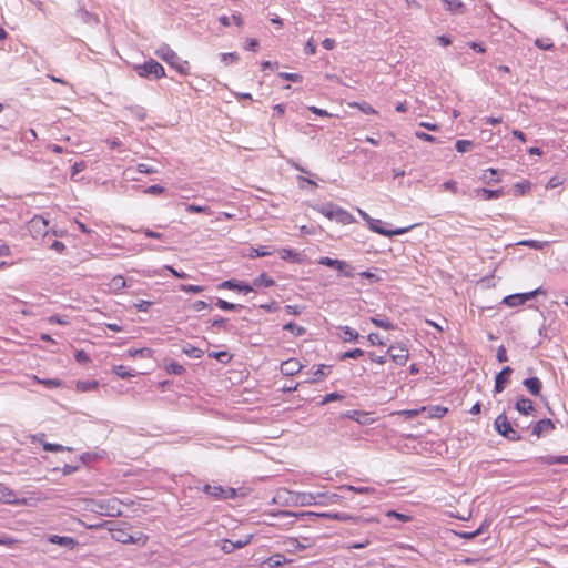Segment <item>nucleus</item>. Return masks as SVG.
I'll return each mask as SVG.
<instances>
[{
  "label": "nucleus",
  "instance_id": "nucleus-1",
  "mask_svg": "<svg viewBox=\"0 0 568 568\" xmlns=\"http://www.w3.org/2000/svg\"><path fill=\"white\" fill-rule=\"evenodd\" d=\"M154 54L168 63L171 68L176 70L180 74L187 75L190 74V64L186 60H182L178 53L170 48L169 44H161L155 51Z\"/></svg>",
  "mask_w": 568,
  "mask_h": 568
},
{
  "label": "nucleus",
  "instance_id": "nucleus-2",
  "mask_svg": "<svg viewBox=\"0 0 568 568\" xmlns=\"http://www.w3.org/2000/svg\"><path fill=\"white\" fill-rule=\"evenodd\" d=\"M358 214L366 222L368 229L377 234L384 235V236H394V235H402L407 233L413 226L407 227H399L395 230L386 229L385 225L387 223L383 222L382 220L373 219L365 211L362 209H357Z\"/></svg>",
  "mask_w": 568,
  "mask_h": 568
},
{
  "label": "nucleus",
  "instance_id": "nucleus-3",
  "mask_svg": "<svg viewBox=\"0 0 568 568\" xmlns=\"http://www.w3.org/2000/svg\"><path fill=\"white\" fill-rule=\"evenodd\" d=\"M317 211L328 220L336 221L343 225L355 222L354 216L349 212L333 203L323 204L317 207Z\"/></svg>",
  "mask_w": 568,
  "mask_h": 568
},
{
  "label": "nucleus",
  "instance_id": "nucleus-4",
  "mask_svg": "<svg viewBox=\"0 0 568 568\" xmlns=\"http://www.w3.org/2000/svg\"><path fill=\"white\" fill-rule=\"evenodd\" d=\"M84 509L89 511H94L103 516H115L119 515L120 508L116 499L109 500H93V499H84Z\"/></svg>",
  "mask_w": 568,
  "mask_h": 568
},
{
  "label": "nucleus",
  "instance_id": "nucleus-5",
  "mask_svg": "<svg viewBox=\"0 0 568 568\" xmlns=\"http://www.w3.org/2000/svg\"><path fill=\"white\" fill-rule=\"evenodd\" d=\"M39 499L20 498L18 494L10 487L0 483V503L12 506H33Z\"/></svg>",
  "mask_w": 568,
  "mask_h": 568
},
{
  "label": "nucleus",
  "instance_id": "nucleus-6",
  "mask_svg": "<svg viewBox=\"0 0 568 568\" xmlns=\"http://www.w3.org/2000/svg\"><path fill=\"white\" fill-rule=\"evenodd\" d=\"M134 70L141 78H148L152 75L155 79H162L166 74L163 65L153 59L145 61L142 64L135 65Z\"/></svg>",
  "mask_w": 568,
  "mask_h": 568
},
{
  "label": "nucleus",
  "instance_id": "nucleus-7",
  "mask_svg": "<svg viewBox=\"0 0 568 568\" xmlns=\"http://www.w3.org/2000/svg\"><path fill=\"white\" fill-rule=\"evenodd\" d=\"M112 539L121 542V544H140L144 545L146 542L148 537L142 532H136L134 535L129 534L123 528H111Z\"/></svg>",
  "mask_w": 568,
  "mask_h": 568
},
{
  "label": "nucleus",
  "instance_id": "nucleus-8",
  "mask_svg": "<svg viewBox=\"0 0 568 568\" xmlns=\"http://www.w3.org/2000/svg\"><path fill=\"white\" fill-rule=\"evenodd\" d=\"M317 263L321 265H325V266L336 270L341 275H343L345 277L354 276V267L345 261L335 260V258L324 256V257H321L317 261Z\"/></svg>",
  "mask_w": 568,
  "mask_h": 568
},
{
  "label": "nucleus",
  "instance_id": "nucleus-9",
  "mask_svg": "<svg viewBox=\"0 0 568 568\" xmlns=\"http://www.w3.org/2000/svg\"><path fill=\"white\" fill-rule=\"evenodd\" d=\"M495 429L509 440H518L520 438L518 432L513 428L505 414L497 416L494 423Z\"/></svg>",
  "mask_w": 568,
  "mask_h": 568
},
{
  "label": "nucleus",
  "instance_id": "nucleus-10",
  "mask_svg": "<svg viewBox=\"0 0 568 568\" xmlns=\"http://www.w3.org/2000/svg\"><path fill=\"white\" fill-rule=\"evenodd\" d=\"M203 491L217 500L231 499L236 496V490L231 487H223L220 485H205Z\"/></svg>",
  "mask_w": 568,
  "mask_h": 568
},
{
  "label": "nucleus",
  "instance_id": "nucleus-11",
  "mask_svg": "<svg viewBox=\"0 0 568 568\" xmlns=\"http://www.w3.org/2000/svg\"><path fill=\"white\" fill-rule=\"evenodd\" d=\"M387 354L397 365H405L409 357L408 348L402 343L392 344L387 349Z\"/></svg>",
  "mask_w": 568,
  "mask_h": 568
},
{
  "label": "nucleus",
  "instance_id": "nucleus-12",
  "mask_svg": "<svg viewBox=\"0 0 568 568\" xmlns=\"http://www.w3.org/2000/svg\"><path fill=\"white\" fill-rule=\"evenodd\" d=\"M545 292L539 287L535 291L528 292V293H521V294H513L509 296H506L504 298V303L508 306H518L527 301L534 298L538 294H544Z\"/></svg>",
  "mask_w": 568,
  "mask_h": 568
},
{
  "label": "nucleus",
  "instance_id": "nucleus-13",
  "mask_svg": "<svg viewBox=\"0 0 568 568\" xmlns=\"http://www.w3.org/2000/svg\"><path fill=\"white\" fill-rule=\"evenodd\" d=\"M324 497L326 493H298L295 501L302 506L324 505L322 500Z\"/></svg>",
  "mask_w": 568,
  "mask_h": 568
},
{
  "label": "nucleus",
  "instance_id": "nucleus-14",
  "mask_svg": "<svg viewBox=\"0 0 568 568\" xmlns=\"http://www.w3.org/2000/svg\"><path fill=\"white\" fill-rule=\"evenodd\" d=\"M303 368V365L296 358H290L281 364L283 375L293 376Z\"/></svg>",
  "mask_w": 568,
  "mask_h": 568
},
{
  "label": "nucleus",
  "instance_id": "nucleus-15",
  "mask_svg": "<svg viewBox=\"0 0 568 568\" xmlns=\"http://www.w3.org/2000/svg\"><path fill=\"white\" fill-rule=\"evenodd\" d=\"M220 287L229 288V290H236V291L243 292L245 294L254 291V287L252 285H248L243 282H237L235 280L225 281L220 285Z\"/></svg>",
  "mask_w": 568,
  "mask_h": 568
},
{
  "label": "nucleus",
  "instance_id": "nucleus-16",
  "mask_svg": "<svg viewBox=\"0 0 568 568\" xmlns=\"http://www.w3.org/2000/svg\"><path fill=\"white\" fill-rule=\"evenodd\" d=\"M48 541L51 544L59 545L61 547L73 549L77 546V541L68 536L51 535L48 537Z\"/></svg>",
  "mask_w": 568,
  "mask_h": 568
},
{
  "label": "nucleus",
  "instance_id": "nucleus-17",
  "mask_svg": "<svg viewBox=\"0 0 568 568\" xmlns=\"http://www.w3.org/2000/svg\"><path fill=\"white\" fill-rule=\"evenodd\" d=\"M511 372H513L511 368L507 366L496 376V379H495V392L496 393H500L504 390L506 384L508 383Z\"/></svg>",
  "mask_w": 568,
  "mask_h": 568
},
{
  "label": "nucleus",
  "instance_id": "nucleus-18",
  "mask_svg": "<svg viewBox=\"0 0 568 568\" xmlns=\"http://www.w3.org/2000/svg\"><path fill=\"white\" fill-rule=\"evenodd\" d=\"M48 221L42 216H34L30 221V231L37 233H43L44 235L48 233L47 231Z\"/></svg>",
  "mask_w": 568,
  "mask_h": 568
},
{
  "label": "nucleus",
  "instance_id": "nucleus-19",
  "mask_svg": "<svg viewBox=\"0 0 568 568\" xmlns=\"http://www.w3.org/2000/svg\"><path fill=\"white\" fill-rule=\"evenodd\" d=\"M552 428L554 425L550 419H540L535 424L532 428V434L539 437L545 433H549Z\"/></svg>",
  "mask_w": 568,
  "mask_h": 568
},
{
  "label": "nucleus",
  "instance_id": "nucleus-20",
  "mask_svg": "<svg viewBox=\"0 0 568 568\" xmlns=\"http://www.w3.org/2000/svg\"><path fill=\"white\" fill-rule=\"evenodd\" d=\"M516 409L523 415H530L535 412L532 402L525 397H521L517 400Z\"/></svg>",
  "mask_w": 568,
  "mask_h": 568
},
{
  "label": "nucleus",
  "instance_id": "nucleus-21",
  "mask_svg": "<svg viewBox=\"0 0 568 568\" xmlns=\"http://www.w3.org/2000/svg\"><path fill=\"white\" fill-rule=\"evenodd\" d=\"M338 329H339L338 336L344 342H355L359 337L358 333L348 326H341Z\"/></svg>",
  "mask_w": 568,
  "mask_h": 568
},
{
  "label": "nucleus",
  "instance_id": "nucleus-22",
  "mask_svg": "<svg viewBox=\"0 0 568 568\" xmlns=\"http://www.w3.org/2000/svg\"><path fill=\"white\" fill-rule=\"evenodd\" d=\"M524 385L535 396L539 395L541 390V382L537 377L526 378Z\"/></svg>",
  "mask_w": 568,
  "mask_h": 568
},
{
  "label": "nucleus",
  "instance_id": "nucleus-23",
  "mask_svg": "<svg viewBox=\"0 0 568 568\" xmlns=\"http://www.w3.org/2000/svg\"><path fill=\"white\" fill-rule=\"evenodd\" d=\"M445 9L450 13L463 12L465 4L460 0H443Z\"/></svg>",
  "mask_w": 568,
  "mask_h": 568
},
{
  "label": "nucleus",
  "instance_id": "nucleus-24",
  "mask_svg": "<svg viewBox=\"0 0 568 568\" xmlns=\"http://www.w3.org/2000/svg\"><path fill=\"white\" fill-rule=\"evenodd\" d=\"M126 286V282L123 276L116 275L114 276L108 284L109 291L119 293Z\"/></svg>",
  "mask_w": 568,
  "mask_h": 568
},
{
  "label": "nucleus",
  "instance_id": "nucleus-25",
  "mask_svg": "<svg viewBox=\"0 0 568 568\" xmlns=\"http://www.w3.org/2000/svg\"><path fill=\"white\" fill-rule=\"evenodd\" d=\"M274 285V281L265 273H262L260 276L254 278L253 281V287L261 288V287H271Z\"/></svg>",
  "mask_w": 568,
  "mask_h": 568
},
{
  "label": "nucleus",
  "instance_id": "nucleus-26",
  "mask_svg": "<svg viewBox=\"0 0 568 568\" xmlns=\"http://www.w3.org/2000/svg\"><path fill=\"white\" fill-rule=\"evenodd\" d=\"M476 193L480 194L484 200L498 199L501 195H504L503 189H498V190L479 189L476 191Z\"/></svg>",
  "mask_w": 568,
  "mask_h": 568
},
{
  "label": "nucleus",
  "instance_id": "nucleus-27",
  "mask_svg": "<svg viewBox=\"0 0 568 568\" xmlns=\"http://www.w3.org/2000/svg\"><path fill=\"white\" fill-rule=\"evenodd\" d=\"M278 255L284 261L291 260V261L296 262V263L301 262L300 254L297 252H295L294 250H291V248H281V250H278Z\"/></svg>",
  "mask_w": 568,
  "mask_h": 568
},
{
  "label": "nucleus",
  "instance_id": "nucleus-28",
  "mask_svg": "<svg viewBox=\"0 0 568 568\" xmlns=\"http://www.w3.org/2000/svg\"><path fill=\"white\" fill-rule=\"evenodd\" d=\"M99 386L97 381H79L75 385L77 390L79 392H91L95 390Z\"/></svg>",
  "mask_w": 568,
  "mask_h": 568
},
{
  "label": "nucleus",
  "instance_id": "nucleus-29",
  "mask_svg": "<svg viewBox=\"0 0 568 568\" xmlns=\"http://www.w3.org/2000/svg\"><path fill=\"white\" fill-rule=\"evenodd\" d=\"M328 367L326 365H320L315 372L312 373V375L307 378L306 382L308 383H317L322 381L326 376V369Z\"/></svg>",
  "mask_w": 568,
  "mask_h": 568
},
{
  "label": "nucleus",
  "instance_id": "nucleus-30",
  "mask_svg": "<svg viewBox=\"0 0 568 568\" xmlns=\"http://www.w3.org/2000/svg\"><path fill=\"white\" fill-rule=\"evenodd\" d=\"M375 326L384 329H394V324L385 317L374 316L369 320Z\"/></svg>",
  "mask_w": 568,
  "mask_h": 568
},
{
  "label": "nucleus",
  "instance_id": "nucleus-31",
  "mask_svg": "<svg viewBox=\"0 0 568 568\" xmlns=\"http://www.w3.org/2000/svg\"><path fill=\"white\" fill-rule=\"evenodd\" d=\"M497 170L495 169H488V170H485L480 176V180L483 181V183H486V184H489V183H493V182H498V178H497Z\"/></svg>",
  "mask_w": 568,
  "mask_h": 568
},
{
  "label": "nucleus",
  "instance_id": "nucleus-32",
  "mask_svg": "<svg viewBox=\"0 0 568 568\" xmlns=\"http://www.w3.org/2000/svg\"><path fill=\"white\" fill-rule=\"evenodd\" d=\"M339 489L353 491L356 494H373L375 491V489L373 487H365V486L356 487V486H352V485L341 486Z\"/></svg>",
  "mask_w": 568,
  "mask_h": 568
},
{
  "label": "nucleus",
  "instance_id": "nucleus-33",
  "mask_svg": "<svg viewBox=\"0 0 568 568\" xmlns=\"http://www.w3.org/2000/svg\"><path fill=\"white\" fill-rule=\"evenodd\" d=\"M272 254V251L268 248V246H258L253 247L251 250V253L248 254L250 257H264L270 256Z\"/></svg>",
  "mask_w": 568,
  "mask_h": 568
},
{
  "label": "nucleus",
  "instance_id": "nucleus-34",
  "mask_svg": "<svg viewBox=\"0 0 568 568\" xmlns=\"http://www.w3.org/2000/svg\"><path fill=\"white\" fill-rule=\"evenodd\" d=\"M182 351L184 354H186L187 356H190L192 358H200L203 355L202 349H200L191 344H186L185 346H183Z\"/></svg>",
  "mask_w": 568,
  "mask_h": 568
},
{
  "label": "nucleus",
  "instance_id": "nucleus-35",
  "mask_svg": "<svg viewBox=\"0 0 568 568\" xmlns=\"http://www.w3.org/2000/svg\"><path fill=\"white\" fill-rule=\"evenodd\" d=\"M286 561V558L281 555V554H276V555H273L271 556L266 561L265 564L271 567V568H274V567H280L282 566L284 562Z\"/></svg>",
  "mask_w": 568,
  "mask_h": 568
},
{
  "label": "nucleus",
  "instance_id": "nucleus-36",
  "mask_svg": "<svg viewBox=\"0 0 568 568\" xmlns=\"http://www.w3.org/2000/svg\"><path fill=\"white\" fill-rule=\"evenodd\" d=\"M518 244L529 246L535 250H542L548 244V242H541V241H537V240H525V241H520Z\"/></svg>",
  "mask_w": 568,
  "mask_h": 568
},
{
  "label": "nucleus",
  "instance_id": "nucleus-37",
  "mask_svg": "<svg viewBox=\"0 0 568 568\" xmlns=\"http://www.w3.org/2000/svg\"><path fill=\"white\" fill-rule=\"evenodd\" d=\"M285 331H290L295 336H302L305 333V328L294 323H287L283 327Z\"/></svg>",
  "mask_w": 568,
  "mask_h": 568
},
{
  "label": "nucleus",
  "instance_id": "nucleus-38",
  "mask_svg": "<svg viewBox=\"0 0 568 568\" xmlns=\"http://www.w3.org/2000/svg\"><path fill=\"white\" fill-rule=\"evenodd\" d=\"M216 306L220 307L223 311H235V310L241 307V305L226 302V301H224L222 298H217Z\"/></svg>",
  "mask_w": 568,
  "mask_h": 568
},
{
  "label": "nucleus",
  "instance_id": "nucleus-39",
  "mask_svg": "<svg viewBox=\"0 0 568 568\" xmlns=\"http://www.w3.org/2000/svg\"><path fill=\"white\" fill-rule=\"evenodd\" d=\"M349 105L358 108L365 114H376L377 113V111L371 104H368L367 102L353 103V104H349Z\"/></svg>",
  "mask_w": 568,
  "mask_h": 568
},
{
  "label": "nucleus",
  "instance_id": "nucleus-40",
  "mask_svg": "<svg viewBox=\"0 0 568 568\" xmlns=\"http://www.w3.org/2000/svg\"><path fill=\"white\" fill-rule=\"evenodd\" d=\"M43 449L45 452H64V450H71L70 447L62 446L60 444H52V443H44Z\"/></svg>",
  "mask_w": 568,
  "mask_h": 568
},
{
  "label": "nucleus",
  "instance_id": "nucleus-41",
  "mask_svg": "<svg viewBox=\"0 0 568 568\" xmlns=\"http://www.w3.org/2000/svg\"><path fill=\"white\" fill-rule=\"evenodd\" d=\"M128 353L131 357H150L152 355V351L150 348L129 349Z\"/></svg>",
  "mask_w": 568,
  "mask_h": 568
},
{
  "label": "nucleus",
  "instance_id": "nucleus-42",
  "mask_svg": "<svg viewBox=\"0 0 568 568\" xmlns=\"http://www.w3.org/2000/svg\"><path fill=\"white\" fill-rule=\"evenodd\" d=\"M186 211L190 213H206L211 214V210L207 206H201L196 204H187Z\"/></svg>",
  "mask_w": 568,
  "mask_h": 568
},
{
  "label": "nucleus",
  "instance_id": "nucleus-43",
  "mask_svg": "<svg viewBox=\"0 0 568 568\" xmlns=\"http://www.w3.org/2000/svg\"><path fill=\"white\" fill-rule=\"evenodd\" d=\"M113 372L121 378H128L134 375L123 365L114 366Z\"/></svg>",
  "mask_w": 568,
  "mask_h": 568
},
{
  "label": "nucleus",
  "instance_id": "nucleus-44",
  "mask_svg": "<svg viewBox=\"0 0 568 568\" xmlns=\"http://www.w3.org/2000/svg\"><path fill=\"white\" fill-rule=\"evenodd\" d=\"M180 290L186 293H201L204 291V286L192 285V284H183L180 286Z\"/></svg>",
  "mask_w": 568,
  "mask_h": 568
},
{
  "label": "nucleus",
  "instance_id": "nucleus-45",
  "mask_svg": "<svg viewBox=\"0 0 568 568\" xmlns=\"http://www.w3.org/2000/svg\"><path fill=\"white\" fill-rule=\"evenodd\" d=\"M324 517L332 518L335 520L346 521L352 519L353 517L345 513H333V514H323Z\"/></svg>",
  "mask_w": 568,
  "mask_h": 568
},
{
  "label": "nucleus",
  "instance_id": "nucleus-46",
  "mask_svg": "<svg viewBox=\"0 0 568 568\" xmlns=\"http://www.w3.org/2000/svg\"><path fill=\"white\" fill-rule=\"evenodd\" d=\"M166 371L169 373H173V374H176V375H180L184 372V367L176 363V362H171L166 365Z\"/></svg>",
  "mask_w": 568,
  "mask_h": 568
},
{
  "label": "nucleus",
  "instance_id": "nucleus-47",
  "mask_svg": "<svg viewBox=\"0 0 568 568\" xmlns=\"http://www.w3.org/2000/svg\"><path fill=\"white\" fill-rule=\"evenodd\" d=\"M278 75L284 80H288V81L297 82V83L302 82V80H303V77L298 73L281 72Z\"/></svg>",
  "mask_w": 568,
  "mask_h": 568
},
{
  "label": "nucleus",
  "instance_id": "nucleus-48",
  "mask_svg": "<svg viewBox=\"0 0 568 568\" xmlns=\"http://www.w3.org/2000/svg\"><path fill=\"white\" fill-rule=\"evenodd\" d=\"M209 356L219 359L222 363L231 359V356L227 352H212L209 354Z\"/></svg>",
  "mask_w": 568,
  "mask_h": 568
},
{
  "label": "nucleus",
  "instance_id": "nucleus-49",
  "mask_svg": "<svg viewBox=\"0 0 568 568\" xmlns=\"http://www.w3.org/2000/svg\"><path fill=\"white\" fill-rule=\"evenodd\" d=\"M349 418L356 420L359 424H366L367 423V414L359 413L357 410H354L352 414L348 415Z\"/></svg>",
  "mask_w": 568,
  "mask_h": 568
},
{
  "label": "nucleus",
  "instance_id": "nucleus-50",
  "mask_svg": "<svg viewBox=\"0 0 568 568\" xmlns=\"http://www.w3.org/2000/svg\"><path fill=\"white\" fill-rule=\"evenodd\" d=\"M386 516H387L388 518H396V519H398V520H400V521H404V523L409 521V519H410V518H409V516H407V515H405V514L397 513V511H395V510H389V511H387V513H386Z\"/></svg>",
  "mask_w": 568,
  "mask_h": 568
},
{
  "label": "nucleus",
  "instance_id": "nucleus-51",
  "mask_svg": "<svg viewBox=\"0 0 568 568\" xmlns=\"http://www.w3.org/2000/svg\"><path fill=\"white\" fill-rule=\"evenodd\" d=\"M37 382L40 383V384H43L48 388H57V387L61 386V381H59V379H40V378H37Z\"/></svg>",
  "mask_w": 568,
  "mask_h": 568
},
{
  "label": "nucleus",
  "instance_id": "nucleus-52",
  "mask_svg": "<svg viewBox=\"0 0 568 568\" xmlns=\"http://www.w3.org/2000/svg\"><path fill=\"white\" fill-rule=\"evenodd\" d=\"M136 170H138V172L144 173V174H151V173H156L158 172L156 169H154L153 166H150L146 163L138 164Z\"/></svg>",
  "mask_w": 568,
  "mask_h": 568
},
{
  "label": "nucleus",
  "instance_id": "nucleus-53",
  "mask_svg": "<svg viewBox=\"0 0 568 568\" xmlns=\"http://www.w3.org/2000/svg\"><path fill=\"white\" fill-rule=\"evenodd\" d=\"M364 354L361 348H354L352 351L345 352L341 358H358Z\"/></svg>",
  "mask_w": 568,
  "mask_h": 568
},
{
  "label": "nucleus",
  "instance_id": "nucleus-54",
  "mask_svg": "<svg viewBox=\"0 0 568 568\" xmlns=\"http://www.w3.org/2000/svg\"><path fill=\"white\" fill-rule=\"evenodd\" d=\"M221 60L226 64L230 62H235L239 60V54L236 52L223 53L221 54Z\"/></svg>",
  "mask_w": 568,
  "mask_h": 568
},
{
  "label": "nucleus",
  "instance_id": "nucleus-55",
  "mask_svg": "<svg viewBox=\"0 0 568 568\" xmlns=\"http://www.w3.org/2000/svg\"><path fill=\"white\" fill-rule=\"evenodd\" d=\"M164 192V187L160 185H151L144 190L145 194L159 195Z\"/></svg>",
  "mask_w": 568,
  "mask_h": 568
},
{
  "label": "nucleus",
  "instance_id": "nucleus-56",
  "mask_svg": "<svg viewBox=\"0 0 568 568\" xmlns=\"http://www.w3.org/2000/svg\"><path fill=\"white\" fill-rule=\"evenodd\" d=\"M442 189L445 191H450L454 194H456L458 191L457 183L453 180L443 183Z\"/></svg>",
  "mask_w": 568,
  "mask_h": 568
},
{
  "label": "nucleus",
  "instance_id": "nucleus-57",
  "mask_svg": "<svg viewBox=\"0 0 568 568\" xmlns=\"http://www.w3.org/2000/svg\"><path fill=\"white\" fill-rule=\"evenodd\" d=\"M252 540V535L246 536L243 539H239L236 541H233L234 549H240L248 545Z\"/></svg>",
  "mask_w": 568,
  "mask_h": 568
},
{
  "label": "nucleus",
  "instance_id": "nucleus-58",
  "mask_svg": "<svg viewBox=\"0 0 568 568\" xmlns=\"http://www.w3.org/2000/svg\"><path fill=\"white\" fill-rule=\"evenodd\" d=\"M367 339L369 341V343L372 345H384V341L381 338L379 334L377 333H371L368 336H367Z\"/></svg>",
  "mask_w": 568,
  "mask_h": 568
},
{
  "label": "nucleus",
  "instance_id": "nucleus-59",
  "mask_svg": "<svg viewBox=\"0 0 568 568\" xmlns=\"http://www.w3.org/2000/svg\"><path fill=\"white\" fill-rule=\"evenodd\" d=\"M48 322L50 324H59V325H67L68 324V321L64 316H59V315H52L48 318Z\"/></svg>",
  "mask_w": 568,
  "mask_h": 568
},
{
  "label": "nucleus",
  "instance_id": "nucleus-60",
  "mask_svg": "<svg viewBox=\"0 0 568 568\" xmlns=\"http://www.w3.org/2000/svg\"><path fill=\"white\" fill-rule=\"evenodd\" d=\"M304 51H305V53H306V54H308V55H314V54L316 53V45H315V43H314L313 39H310V40L306 42V44H305V47H304Z\"/></svg>",
  "mask_w": 568,
  "mask_h": 568
},
{
  "label": "nucleus",
  "instance_id": "nucleus-61",
  "mask_svg": "<svg viewBox=\"0 0 568 568\" xmlns=\"http://www.w3.org/2000/svg\"><path fill=\"white\" fill-rule=\"evenodd\" d=\"M322 500L325 503L324 505L335 504L339 500V496L336 494L326 493V497H324Z\"/></svg>",
  "mask_w": 568,
  "mask_h": 568
},
{
  "label": "nucleus",
  "instance_id": "nucleus-62",
  "mask_svg": "<svg viewBox=\"0 0 568 568\" xmlns=\"http://www.w3.org/2000/svg\"><path fill=\"white\" fill-rule=\"evenodd\" d=\"M339 398H342V396H341L339 394H337V393H331V394H327V395L323 398V400H322V403H321V404H322V405H325V404H327V403H331V402H333V400H337V399H339Z\"/></svg>",
  "mask_w": 568,
  "mask_h": 568
},
{
  "label": "nucleus",
  "instance_id": "nucleus-63",
  "mask_svg": "<svg viewBox=\"0 0 568 568\" xmlns=\"http://www.w3.org/2000/svg\"><path fill=\"white\" fill-rule=\"evenodd\" d=\"M221 549L225 552V554H230L234 550V546H233V541L231 540H223L222 542V546H221Z\"/></svg>",
  "mask_w": 568,
  "mask_h": 568
},
{
  "label": "nucleus",
  "instance_id": "nucleus-64",
  "mask_svg": "<svg viewBox=\"0 0 568 568\" xmlns=\"http://www.w3.org/2000/svg\"><path fill=\"white\" fill-rule=\"evenodd\" d=\"M497 359L499 362H506L508 358H507V353H506V348L505 346H499L498 349H497Z\"/></svg>",
  "mask_w": 568,
  "mask_h": 568
}]
</instances>
